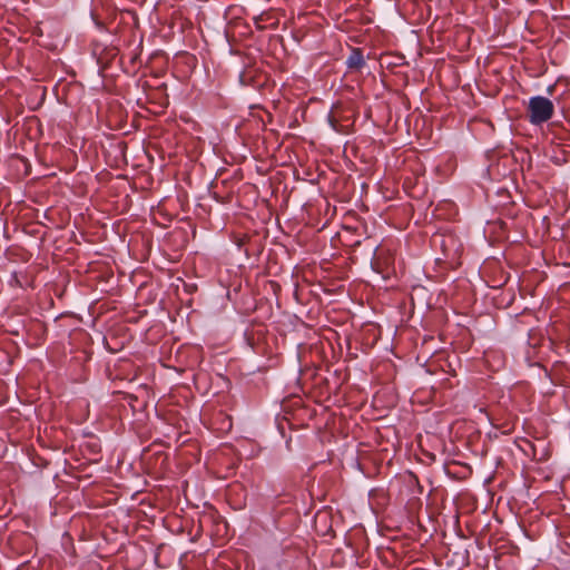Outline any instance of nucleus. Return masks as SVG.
<instances>
[{"label":"nucleus","mask_w":570,"mask_h":570,"mask_svg":"<svg viewBox=\"0 0 570 570\" xmlns=\"http://www.w3.org/2000/svg\"><path fill=\"white\" fill-rule=\"evenodd\" d=\"M554 114L553 102L542 96L531 97L528 104V117L532 125H541L551 119Z\"/></svg>","instance_id":"f257e3e1"},{"label":"nucleus","mask_w":570,"mask_h":570,"mask_svg":"<svg viewBox=\"0 0 570 570\" xmlns=\"http://www.w3.org/2000/svg\"><path fill=\"white\" fill-rule=\"evenodd\" d=\"M362 63V57L358 53H353L348 58V65L351 67H358Z\"/></svg>","instance_id":"f03ea898"}]
</instances>
